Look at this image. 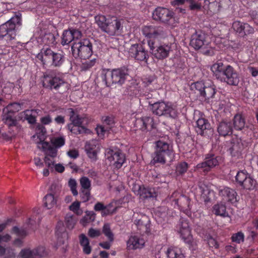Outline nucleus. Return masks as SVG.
I'll use <instances>...</instances> for the list:
<instances>
[{
    "instance_id": "f257e3e1",
    "label": "nucleus",
    "mask_w": 258,
    "mask_h": 258,
    "mask_svg": "<svg viewBox=\"0 0 258 258\" xmlns=\"http://www.w3.org/2000/svg\"><path fill=\"white\" fill-rule=\"evenodd\" d=\"M95 22L100 29L110 36H114L122 29V20L114 16L97 15Z\"/></svg>"
},
{
    "instance_id": "f03ea898",
    "label": "nucleus",
    "mask_w": 258,
    "mask_h": 258,
    "mask_svg": "<svg viewBox=\"0 0 258 258\" xmlns=\"http://www.w3.org/2000/svg\"><path fill=\"white\" fill-rule=\"evenodd\" d=\"M95 22L100 29L110 36H114L122 29V20L114 16L97 15Z\"/></svg>"
},
{
    "instance_id": "7ed1b4c3",
    "label": "nucleus",
    "mask_w": 258,
    "mask_h": 258,
    "mask_svg": "<svg viewBox=\"0 0 258 258\" xmlns=\"http://www.w3.org/2000/svg\"><path fill=\"white\" fill-rule=\"evenodd\" d=\"M95 22L100 29L110 36H114L122 29V20L114 16L97 15Z\"/></svg>"
},
{
    "instance_id": "20e7f679",
    "label": "nucleus",
    "mask_w": 258,
    "mask_h": 258,
    "mask_svg": "<svg viewBox=\"0 0 258 258\" xmlns=\"http://www.w3.org/2000/svg\"><path fill=\"white\" fill-rule=\"evenodd\" d=\"M190 45L205 55L212 56L216 52L214 44H212L206 34L201 31H196L191 36Z\"/></svg>"
},
{
    "instance_id": "39448f33",
    "label": "nucleus",
    "mask_w": 258,
    "mask_h": 258,
    "mask_svg": "<svg viewBox=\"0 0 258 258\" xmlns=\"http://www.w3.org/2000/svg\"><path fill=\"white\" fill-rule=\"evenodd\" d=\"M128 76V70L124 67L113 70H103L101 74L102 79L107 87L114 84L122 85Z\"/></svg>"
},
{
    "instance_id": "423d86ee",
    "label": "nucleus",
    "mask_w": 258,
    "mask_h": 258,
    "mask_svg": "<svg viewBox=\"0 0 258 258\" xmlns=\"http://www.w3.org/2000/svg\"><path fill=\"white\" fill-rule=\"evenodd\" d=\"M152 112L158 116L176 118L181 112V108L176 103L157 102L151 105Z\"/></svg>"
},
{
    "instance_id": "0eeeda50",
    "label": "nucleus",
    "mask_w": 258,
    "mask_h": 258,
    "mask_svg": "<svg viewBox=\"0 0 258 258\" xmlns=\"http://www.w3.org/2000/svg\"><path fill=\"white\" fill-rule=\"evenodd\" d=\"M43 64H50L53 67H59L64 62V55L62 51L54 52L50 48H43L37 55Z\"/></svg>"
},
{
    "instance_id": "6e6552de",
    "label": "nucleus",
    "mask_w": 258,
    "mask_h": 258,
    "mask_svg": "<svg viewBox=\"0 0 258 258\" xmlns=\"http://www.w3.org/2000/svg\"><path fill=\"white\" fill-rule=\"evenodd\" d=\"M21 15H16L9 21L0 26V37L7 43L15 39L16 36V29L21 25Z\"/></svg>"
},
{
    "instance_id": "1a4fd4ad",
    "label": "nucleus",
    "mask_w": 258,
    "mask_h": 258,
    "mask_svg": "<svg viewBox=\"0 0 258 258\" xmlns=\"http://www.w3.org/2000/svg\"><path fill=\"white\" fill-rule=\"evenodd\" d=\"M173 155L172 147L169 144L163 141H158L156 143V151L151 162V164H164L166 158L171 160Z\"/></svg>"
},
{
    "instance_id": "9d476101",
    "label": "nucleus",
    "mask_w": 258,
    "mask_h": 258,
    "mask_svg": "<svg viewBox=\"0 0 258 258\" xmlns=\"http://www.w3.org/2000/svg\"><path fill=\"white\" fill-rule=\"evenodd\" d=\"M142 33L146 38L150 49L154 48L157 41L165 35V32L162 27L154 25L143 26Z\"/></svg>"
},
{
    "instance_id": "9b49d317",
    "label": "nucleus",
    "mask_w": 258,
    "mask_h": 258,
    "mask_svg": "<svg viewBox=\"0 0 258 258\" xmlns=\"http://www.w3.org/2000/svg\"><path fill=\"white\" fill-rule=\"evenodd\" d=\"M72 51L75 58L80 57L82 59L86 60L89 58L92 54V44L88 39L74 42L72 46Z\"/></svg>"
},
{
    "instance_id": "f8f14e48",
    "label": "nucleus",
    "mask_w": 258,
    "mask_h": 258,
    "mask_svg": "<svg viewBox=\"0 0 258 258\" xmlns=\"http://www.w3.org/2000/svg\"><path fill=\"white\" fill-rule=\"evenodd\" d=\"M153 18L155 20L160 21L163 23L173 27L175 26V20L172 11L165 8L159 7L155 10Z\"/></svg>"
},
{
    "instance_id": "ddd939ff",
    "label": "nucleus",
    "mask_w": 258,
    "mask_h": 258,
    "mask_svg": "<svg viewBox=\"0 0 258 258\" xmlns=\"http://www.w3.org/2000/svg\"><path fill=\"white\" fill-rule=\"evenodd\" d=\"M105 156L110 164L118 169L122 166L125 161L124 154L118 149H107L105 150Z\"/></svg>"
},
{
    "instance_id": "4468645a",
    "label": "nucleus",
    "mask_w": 258,
    "mask_h": 258,
    "mask_svg": "<svg viewBox=\"0 0 258 258\" xmlns=\"http://www.w3.org/2000/svg\"><path fill=\"white\" fill-rule=\"evenodd\" d=\"M235 180L239 186L245 189L252 190L256 185V180L245 171L238 172Z\"/></svg>"
},
{
    "instance_id": "2eb2a0df",
    "label": "nucleus",
    "mask_w": 258,
    "mask_h": 258,
    "mask_svg": "<svg viewBox=\"0 0 258 258\" xmlns=\"http://www.w3.org/2000/svg\"><path fill=\"white\" fill-rule=\"evenodd\" d=\"M130 57L134 58L139 62H147L149 55L148 51L141 44L132 45L129 49Z\"/></svg>"
},
{
    "instance_id": "dca6fc26",
    "label": "nucleus",
    "mask_w": 258,
    "mask_h": 258,
    "mask_svg": "<svg viewBox=\"0 0 258 258\" xmlns=\"http://www.w3.org/2000/svg\"><path fill=\"white\" fill-rule=\"evenodd\" d=\"M171 199H173V201L175 202V205L179 207L181 211H183L186 215L189 214V210L190 209V200L189 198L180 195L178 192L175 191L172 194Z\"/></svg>"
},
{
    "instance_id": "f3484780",
    "label": "nucleus",
    "mask_w": 258,
    "mask_h": 258,
    "mask_svg": "<svg viewBox=\"0 0 258 258\" xmlns=\"http://www.w3.org/2000/svg\"><path fill=\"white\" fill-rule=\"evenodd\" d=\"M222 79L220 81L226 82L230 85H237L239 82V78L237 73L230 65H226V69L223 75Z\"/></svg>"
},
{
    "instance_id": "a211bd4d",
    "label": "nucleus",
    "mask_w": 258,
    "mask_h": 258,
    "mask_svg": "<svg viewBox=\"0 0 258 258\" xmlns=\"http://www.w3.org/2000/svg\"><path fill=\"white\" fill-rule=\"evenodd\" d=\"M178 231L185 243H190L192 239L191 230L187 220L181 219L178 226Z\"/></svg>"
},
{
    "instance_id": "6ab92c4d",
    "label": "nucleus",
    "mask_w": 258,
    "mask_h": 258,
    "mask_svg": "<svg viewBox=\"0 0 258 258\" xmlns=\"http://www.w3.org/2000/svg\"><path fill=\"white\" fill-rule=\"evenodd\" d=\"M70 112V119L71 123L68 125V129L72 132L75 134L81 133L80 130L76 131V127L79 128L83 122V118L76 113L73 109L70 108L69 109Z\"/></svg>"
},
{
    "instance_id": "aec40b11",
    "label": "nucleus",
    "mask_w": 258,
    "mask_h": 258,
    "mask_svg": "<svg viewBox=\"0 0 258 258\" xmlns=\"http://www.w3.org/2000/svg\"><path fill=\"white\" fill-rule=\"evenodd\" d=\"M176 47V44H170L167 45H160L156 49H150L152 53L158 59H163L168 56L169 52L173 50V49Z\"/></svg>"
},
{
    "instance_id": "412c9836",
    "label": "nucleus",
    "mask_w": 258,
    "mask_h": 258,
    "mask_svg": "<svg viewBox=\"0 0 258 258\" xmlns=\"http://www.w3.org/2000/svg\"><path fill=\"white\" fill-rule=\"evenodd\" d=\"M42 84L44 87L57 90L60 87L64 85L65 82L59 77H51L47 75H44Z\"/></svg>"
},
{
    "instance_id": "4be33fe9",
    "label": "nucleus",
    "mask_w": 258,
    "mask_h": 258,
    "mask_svg": "<svg viewBox=\"0 0 258 258\" xmlns=\"http://www.w3.org/2000/svg\"><path fill=\"white\" fill-rule=\"evenodd\" d=\"M47 252L43 246L31 250L29 249L21 250L20 255L22 258H39L46 255Z\"/></svg>"
},
{
    "instance_id": "5701e85b",
    "label": "nucleus",
    "mask_w": 258,
    "mask_h": 258,
    "mask_svg": "<svg viewBox=\"0 0 258 258\" xmlns=\"http://www.w3.org/2000/svg\"><path fill=\"white\" fill-rule=\"evenodd\" d=\"M145 241L142 236L135 235L130 236L126 242L127 248L129 250L141 249L145 246Z\"/></svg>"
},
{
    "instance_id": "b1692460",
    "label": "nucleus",
    "mask_w": 258,
    "mask_h": 258,
    "mask_svg": "<svg viewBox=\"0 0 258 258\" xmlns=\"http://www.w3.org/2000/svg\"><path fill=\"white\" fill-rule=\"evenodd\" d=\"M232 28L241 35L251 34L254 32V29L248 24L239 21L233 22Z\"/></svg>"
},
{
    "instance_id": "393cba45",
    "label": "nucleus",
    "mask_w": 258,
    "mask_h": 258,
    "mask_svg": "<svg viewBox=\"0 0 258 258\" xmlns=\"http://www.w3.org/2000/svg\"><path fill=\"white\" fill-rule=\"evenodd\" d=\"M85 150L90 159L94 160H96L97 154L100 150L98 141L94 140L88 142L85 146Z\"/></svg>"
},
{
    "instance_id": "a878e982",
    "label": "nucleus",
    "mask_w": 258,
    "mask_h": 258,
    "mask_svg": "<svg viewBox=\"0 0 258 258\" xmlns=\"http://www.w3.org/2000/svg\"><path fill=\"white\" fill-rule=\"evenodd\" d=\"M229 0H205L203 8L209 14L216 13L219 12L220 8L223 6L222 4H220L219 1L227 2Z\"/></svg>"
},
{
    "instance_id": "bb28decb",
    "label": "nucleus",
    "mask_w": 258,
    "mask_h": 258,
    "mask_svg": "<svg viewBox=\"0 0 258 258\" xmlns=\"http://www.w3.org/2000/svg\"><path fill=\"white\" fill-rule=\"evenodd\" d=\"M219 194L224 201L231 203H235L237 201L236 191L229 187H223L220 188Z\"/></svg>"
},
{
    "instance_id": "cd10ccee",
    "label": "nucleus",
    "mask_w": 258,
    "mask_h": 258,
    "mask_svg": "<svg viewBox=\"0 0 258 258\" xmlns=\"http://www.w3.org/2000/svg\"><path fill=\"white\" fill-rule=\"evenodd\" d=\"M137 127L142 130H150L154 127L155 122L152 117L144 116L141 118H138L136 121Z\"/></svg>"
},
{
    "instance_id": "c85d7f7f",
    "label": "nucleus",
    "mask_w": 258,
    "mask_h": 258,
    "mask_svg": "<svg viewBox=\"0 0 258 258\" xmlns=\"http://www.w3.org/2000/svg\"><path fill=\"white\" fill-rule=\"evenodd\" d=\"M37 146L41 149L46 154V156L55 157L57 155V149L54 146L52 147L48 142L40 141L37 143Z\"/></svg>"
},
{
    "instance_id": "c756f323",
    "label": "nucleus",
    "mask_w": 258,
    "mask_h": 258,
    "mask_svg": "<svg viewBox=\"0 0 258 258\" xmlns=\"http://www.w3.org/2000/svg\"><path fill=\"white\" fill-rule=\"evenodd\" d=\"M226 69V65H224L223 62L220 61L214 63L211 67L214 76L219 80L222 79Z\"/></svg>"
},
{
    "instance_id": "7c9ffc66",
    "label": "nucleus",
    "mask_w": 258,
    "mask_h": 258,
    "mask_svg": "<svg viewBox=\"0 0 258 258\" xmlns=\"http://www.w3.org/2000/svg\"><path fill=\"white\" fill-rule=\"evenodd\" d=\"M217 131L220 136H226L230 135L232 132V127L231 122L226 121L220 122L218 125Z\"/></svg>"
},
{
    "instance_id": "2f4dec72",
    "label": "nucleus",
    "mask_w": 258,
    "mask_h": 258,
    "mask_svg": "<svg viewBox=\"0 0 258 258\" xmlns=\"http://www.w3.org/2000/svg\"><path fill=\"white\" fill-rule=\"evenodd\" d=\"M139 194L144 199H156L158 192L157 189L152 187L140 188Z\"/></svg>"
},
{
    "instance_id": "473e14b6",
    "label": "nucleus",
    "mask_w": 258,
    "mask_h": 258,
    "mask_svg": "<svg viewBox=\"0 0 258 258\" xmlns=\"http://www.w3.org/2000/svg\"><path fill=\"white\" fill-rule=\"evenodd\" d=\"M166 255L168 258H185L182 250L177 247H169L167 250Z\"/></svg>"
},
{
    "instance_id": "72a5a7b5",
    "label": "nucleus",
    "mask_w": 258,
    "mask_h": 258,
    "mask_svg": "<svg viewBox=\"0 0 258 258\" xmlns=\"http://www.w3.org/2000/svg\"><path fill=\"white\" fill-rule=\"evenodd\" d=\"M197 132L199 134H203V132L206 130H209L211 125L208 120L204 118H199L196 122Z\"/></svg>"
},
{
    "instance_id": "f704fd0d",
    "label": "nucleus",
    "mask_w": 258,
    "mask_h": 258,
    "mask_svg": "<svg viewBox=\"0 0 258 258\" xmlns=\"http://www.w3.org/2000/svg\"><path fill=\"white\" fill-rule=\"evenodd\" d=\"M231 144L230 152L232 155L235 156V153L239 152L243 146L241 140L236 136L232 139Z\"/></svg>"
},
{
    "instance_id": "c9c22d12",
    "label": "nucleus",
    "mask_w": 258,
    "mask_h": 258,
    "mask_svg": "<svg viewBox=\"0 0 258 258\" xmlns=\"http://www.w3.org/2000/svg\"><path fill=\"white\" fill-rule=\"evenodd\" d=\"M79 241L81 245L83 247V252L87 254H90L92 248L89 244V240L87 237L84 234H81L79 236Z\"/></svg>"
},
{
    "instance_id": "e433bc0d",
    "label": "nucleus",
    "mask_w": 258,
    "mask_h": 258,
    "mask_svg": "<svg viewBox=\"0 0 258 258\" xmlns=\"http://www.w3.org/2000/svg\"><path fill=\"white\" fill-rule=\"evenodd\" d=\"M95 219V214L93 211H86L85 215L80 219V223L83 226H86L93 222Z\"/></svg>"
},
{
    "instance_id": "4c0bfd02",
    "label": "nucleus",
    "mask_w": 258,
    "mask_h": 258,
    "mask_svg": "<svg viewBox=\"0 0 258 258\" xmlns=\"http://www.w3.org/2000/svg\"><path fill=\"white\" fill-rule=\"evenodd\" d=\"M213 212L216 215L222 217H228V214L226 212L225 205L221 203H217L213 207Z\"/></svg>"
},
{
    "instance_id": "58836bf2",
    "label": "nucleus",
    "mask_w": 258,
    "mask_h": 258,
    "mask_svg": "<svg viewBox=\"0 0 258 258\" xmlns=\"http://www.w3.org/2000/svg\"><path fill=\"white\" fill-rule=\"evenodd\" d=\"M3 120L8 126H14L17 125V121L14 114L3 112Z\"/></svg>"
},
{
    "instance_id": "ea45409f",
    "label": "nucleus",
    "mask_w": 258,
    "mask_h": 258,
    "mask_svg": "<svg viewBox=\"0 0 258 258\" xmlns=\"http://www.w3.org/2000/svg\"><path fill=\"white\" fill-rule=\"evenodd\" d=\"M199 189L204 201L206 202H209L211 199V195L213 194V191L204 184L200 185Z\"/></svg>"
},
{
    "instance_id": "a19ab883",
    "label": "nucleus",
    "mask_w": 258,
    "mask_h": 258,
    "mask_svg": "<svg viewBox=\"0 0 258 258\" xmlns=\"http://www.w3.org/2000/svg\"><path fill=\"white\" fill-rule=\"evenodd\" d=\"M245 119L241 114H238L234 116L233 118V125L235 130H242L245 126Z\"/></svg>"
},
{
    "instance_id": "79ce46f5",
    "label": "nucleus",
    "mask_w": 258,
    "mask_h": 258,
    "mask_svg": "<svg viewBox=\"0 0 258 258\" xmlns=\"http://www.w3.org/2000/svg\"><path fill=\"white\" fill-rule=\"evenodd\" d=\"M22 104L14 102L8 104L3 110L4 112L14 114L21 110Z\"/></svg>"
},
{
    "instance_id": "37998d69",
    "label": "nucleus",
    "mask_w": 258,
    "mask_h": 258,
    "mask_svg": "<svg viewBox=\"0 0 258 258\" xmlns=\"http://www.w3.org/2000/svg\"><path fill=\"white\" fill-rule=\"evenodd\" d=\"M44 206L48 209H51L56 205V199L51 194H47L44 198Z\"/></svg>"
},
{
    "instance_id": "c03bdc74",
    "label": "nucleus",
    "mask_w": 258,
    "mask_h": 258,
    "mask_svg": "<svg viewBox=\"0 0 258 258\" xmlns=\"http://www.w3.org/2000/svg\"><path fill=\"white\" fill-rule=\"evenodd\" d=\"M135 223L140 230L145 231L147 234H149L150 232V224L149 220H147L146 223H144L143 220H136L135 221Z\"/></svg>"
},
{
    "instance_id": "a18cd8bd",
    "label": "nucleus",
    "mask_w": 258,
    "mask_h": 258,
    "mask_svg": "<svg viewBox=\"0 0 258 258\" xmlns=\"http://www.w3.org/2000/svg\"><path fill=\"white\" fill-rule=\"evenodd\" d=\"M50 142L54 147L58 149L64 146L66 140L63 136L56 137L52 138Z\"/></svg>"
},
{
    "instance_id": "49530a36",
    "label": "nucleus",
    "mask_w": 258,
    "mask_h": 258,
    "mask_svg": "<svg viewBox=\"0 0 258 258\" xmlns=\"http://www.w3.org/2000/svg\"><path fill=\"white\" fill-rule=\"evenodd\" d=\"M69 209L78 216L83 214V210L81 208V202L76 201L69 207Z\"/></svg>"
},
{
    "instance_id": "de8ad7c7",
    "label": "nucleus",
    "mask_w": 258,
    "mask_h": 258,
    "mask_svg": "<svg viewBox=\"0 0 258 258\" xmlns=\"http://www.w3.org/2000/svg\"><path fill=\"white\" fill-rule=\"evenodd\" d=\"M215 94V88L214 85L205 86L204 92H202V96L205 98L210 99L212 98Z\"/></svg>"
},
{
    "instance_id": "09e8293b",
    "label": "nucleus",
    "mask_w": 258,
    "mask_h": 258,
    "mask_svg": "<svg viewBox=\"0 0 258 258\" xmlns=\"http://www.w3.org/2000/svg\"><path fill=\"white\" fill-rule=\"evenodd\" d=\"M110 206V204L107 205V206H105L102 203L98 202L94 206V209L96 211H102V215L104 216L111 213V212L109 210V208Z\"/></svg>"
},
{
    "instance_id": "8fccbe9b",
    "label": "nucleus",
    "mask_w": 258,
    "mask_h": 258,
    "mask_svg": "<svg viewBox=\"0 0 258 258\" xmlns=\"http://www.w3.org/2000/svg\"><path fill=\"white\" fill-rule=\"evenodd\" d=\"M102 232L109 241L111 242L114 240V234L111 231L110 226L108 223H105L102 228Z\"/></svg>"
},
{
    "instance_id": "3c124183",
    "label": "nucleus",
    "mask_w": 258,
    "mask_h": 258,
    "mask_svg": "<svg viewBox=\"0 0 258 258\" xmlns=\"http://www.w3.org/2000/svg\"><path fill=\"white\" fill-rule=\"evenodd\" d=\"M78 219L72 214H67L65 217V222L67 227L73 229L76 225Z\"/></svg>"
},
{
    "instance_id": "603ef678",
    "label": "nucleus",
    "mask_w": 258,
    "mask_h": 258,
    "mask_svg": "<svg viewBox=\"0 0 258 258\" xmlns=\"http://www.w3.org/2000/svg\"><path fill=\"white\" fill-rule=\"evenodd\" d=\"M73 40L72 33L71 30L63 31L62 36L61 44L62 45L69 44Z\"/></svg>"
},
{
    "instance_id": "864d4df0",
    "label": "nucleus",
    "mask_w": 258,
    "mask_h": 258,
    "mask_svg": "<svg viewBox=\"0 0 258 258\" xmlns=\"http://www.w3.org/2000/svg\"><path fill=\"white\" fill-rule=\"evenodd\" d=\"M219 157L215 155H211L206 158V161L208 166L211 168L217 165L219 163Z\"/></svg>"
},
{
    "instance_id": "5fc2aeb1",
    "label": "nucleus",
    "mask_w": 258,
    "mask_h": 258,
    "mask_svg": "<svg viewBox=\"0 0 258 258\" xmlns=\"http://www.w3.org/2000/svg\"><path fill=\"white\" fill-rule=\"evenodd\" d=\"M35 113L34 110H26L24 112L25 118L30 123L33 124L36 122V117L33 114Z\"/></svg>"
},
{
    "instance_id": "6e6d98bb",
    "label": "nucleus",
    "mask_w": 258,
    "mask_h": 258,
    "mask_svg": "<svg viewBox=\"0 0 258 258\" xmlns=\"http://www.w3.org/2000/svg\"><path fill=\"white\" fill-rule=\"evenodd\" d=\"M59 228L57 226L56 227V235L57 237L58 244L60 245L64 243V240L67 238V234L64 231H59Z\"/></svg>"
},
{
    "instance_id": "4d7b16f0",
    "label": "nucleus",
    "mask_w": 258,
    "mask_h": 258,
    "mask_svg": "<svg viewBox=\"0 0 258 258\" xmlns=\"http://www.w3.org/2000/svg\"><path fill=\"white\" fill-rule=\"evenodd\" d=\"M205 86L203 82L200 81L192 84L191 85V88L192 90H197L199 92V94L202 96V92H204Z\"/></svg>"
},
{
    "instance_id": "13d9d810",
    "label": "nucleus",
    "mask_w": 258,
    "mask_h": 258,
    "mask_svg": "<svg viewBox=\"0 0 258 258\" xmlns=\"http://www.w3.org/2000/svg\"><path fill=\"white\" fill-rule=\"evenodd\" d=\"M82 189H91V181L86 177L83 176L80 179Z\"/></svg>"
},
{
    "instance_id": "bf43d9fd",
    "label": "nucleus",
    "mask_w": 258,
    "mask_h": 258,
    "mask_svg": "<svg viewBox=\"0 0 258 258\" xmlns=\"http://www.w3.org/2000/svg\"><path fill=\"white\" fill-rule=\"evenodd\" d=\"M96 61V59L95 58H93L90 60H86L82 64V70L84 71H86L90 69L95 64Z\"/></svg>"
},
{
    "instance_id": "052dcab7",
    "label": "nucleus",
    "mask_w": 258,
    "mask_h": 258,
    "mask_svg": "<svg viewBox=\"0 0 258 258\" xmlns=\"http://www.w3.org/2000/svg\"><path fill=\"white\" fill-rule=\"evenodd\" d=\"M233 242L237 243H240L243 242L244 239V234L241 232H238L236 233L233 234L231 237Z\"/></svg>"
},
{
    "instance_id": "680f3d73",
    "label": "nucleus",
    "mask_w": 258,
    "mask_h": 258,
    "mask_svg": "<svg viewBox=\"0 0 258 258\" xmlns=\"http://www.w3.org/2000/svg\"><path fill=\"white\" fill-rule=\"evenodd\" d=\"M186 0H174L171 2V5L176 7L177 10L181 13H185V9L179 8V7L183 5Z\"/></svg>"
},
{
    "instance_id": "e2e57ef3",
    "label": "nucleus",
    "mask_w": 258,
    "mask_h": 258,
    "mask_svg": "<svg viewBox=\"0 0 258 258\" xmlns=\"http://www.w3.org/2000/svg\"><path fill=\"white\" fill-rule=\"evenodd\" d=\"M12 231L17 236L20 237H24L27 233L25 229L22 227L20 228L17 226H15L13 228Z\"/></svg>"
},
{
    "instance_id": "0e129e2a",
    "label": "nucleus",
    "mask_w": 258,
    "mask_h": 258,
    "mask_svg": "<svg viewBox=\"0 0 258 258\" xmlns=\"http://www.w3.org/2000/svg\"><path fill=\"white\" fill-rule=\"evenodd\" d=\"M90 189H82L80 193L81 199L83 202H87L90 199Z\"/></svg>"
},
{
    "instance_id": "69168bd1",
    "label": "nucleus",
    "mask_w": 258,
    "mask_h": 258,
    "mask_svg": "<svg viewBox=\"0 0 258 258\" xmlns=\"http://www.w3.org/2000/svg\"><path fill=\"white\" fill-rule=\"evenodd\" d=\"M69 185L71 188L73 195L75 196L78 195V192L77 190V182L74 179H70L69 181Z\"/></svg>"
},
{
    "instance_id": "338daca9",
    "label": "nucleus",
    "mask_w": 258,
    "mask_h": 258,
    "mask_svg": "<svg viewBox=\"0 0 258 258\" xmlns=\"http://www.w3.org/2000/svg\"><path fill=\"white\" fill-rule=\"evenodd\" d=\"M187 169V164L185 162H182L179 164L176 168V172L181 174L186 171Z\"/></svg>"
},
{
    "instance_id": "774afa93",
    "label": "nucleus",
    "mask_w": 258,
    "mask_h": 258,
    "mask_svg": "<svg viewBox=\"0 0 258 258\" xmlns=\"http://www.w3.org/2000/svg\"><path fill=\"white\" fill-rule=\"evenodd\" d=\"M88 234L90 237L95 238L101 235V231L99 229L91 228L88 230Z\"/></svg>"
}]
</instances>
